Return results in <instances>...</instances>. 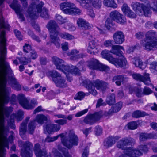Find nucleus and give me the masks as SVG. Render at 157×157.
<instances>
[{
    "label": "nucleus",
    "instance_id": "obj_38",
    "mask_svg": "<svg viewBox=\"0 0 157 157\" xmlns=\"http://www.w3.org/2000/svg\"><path fill=\"white\" fill-rule=\"evenodd\" d=\"M55 18L56 21L60 24H62L68 22V21L66 18L63 17L59 14H56V15Z\"/></svg>",
    "mask_w": 157,
    "mask_h": 157
},
{
    "label": "nucleus",
    "instance_id": "obj_40",
    "mask_svg": "<svg viewBox=\"0 0 157 157\" xmlns=\"http://www.w3.org/2000/svg\"><path fill=\"white\" fill-rule=\"evenodd\" d=\"M80 5L85 9H87L90 6V0H76Z\"/></svg>",
    "mask_w": 157,
    "mask_h": 157
},
{
    "label": "nucleus",
    "instance_id": "obj_49",
    "mask_svg": "<svg viewBox=\"0 0 157 157\" xmlns=\"http://www.w3.org/2000/svg\"><path fill=\"white\" fill-rule=\"evenodd\" d=\"M85 94L82 91L78 92L75 96L74 99L76 100H81L85 97Z\"/></svg>",
    "mask_w": 157,
    "mask_h": 157
},
{
    "label": "nucleus",
    "instance_id": "obj_29",
    "mask_svg": "<svg viewBox=\"0 0 157 157\" xmlns=\"http://www.w3.org/2000/svg\"><path fill=\"white\" fill-rule=\"evenodd\" d=\"M134 60L133 62V63L135 66L139 67L140 69H144L146 67L145 63H143L142 60L138 58H134Z\"/></svg>",
    "mask_w": 157,
    "mask_h": 157
},
{
    "label": "nucleus",
    "instance_id": "obj_28",
    "mask_svg": "<svg viewBox=\"0 0 157 157\" xmlns=\"http://www.w3.org/2000/svg\"><path fill=\"white\" fill-rule=\"evenodd\" d=\"M123 75H119L114 76L113 79V82H115L116 84L118 86L121 85V83L123 82L125 79Z\"/></svg>",
    "mask_w": 157,
    "mask_h": 157
},
{
    "label": "nucleus",
    "instance_id": "obj_64",
    "mask_svg": "<svg viewBox=\"0 0 157 157\" xmlns=\"http://www.w3.org/2000/svg\"><path fill=\"white\" fill-rule=\"evenodd\" d=\"M150 69L151 71L155 70L157 71V63L152 62L150 64Z\"/></svg>",
    "mask_w": 157,
    "mask_h": 157
},
{
    "label": "nucleus",
    "instance_id": "obj_16",
    "mask_svg": "<svg viewBox=\"0 0 157 157\" xmlns=\"http://www.w3.org/2000/svg\"><path fill=\"white\" fill-rule=\"evenodd\" d=\"M113 37L115 44H120L125 41V36L124 33L121 31H117L114 33Z\"/></svg>",
    "mask_w": 157,
    "mask_h": 157
},
{
    "label": "nucleus",
    "instance_id": "obj_60",
    "mask_svg": "<svg viewBox=\"0 0 157 157\" xmlns=\"http://www.w3.org/2000/svg\"><path fill=\"white\" fill-rule=\"evenodd\" d=\"M31 47L28 44H25L23 46V51L24 52L27 53L30 52L32 51Z\"/></svg>",
    "mask_w": 157,
    "mask_h": 157
},
{
    "label": "nucleus",
    "instance_id": "obj_47",
    "mask_svg": "<svg viewBox=\"0 0 157 157\" xmlns=\"http://www.w3.org/2000/svg\"><path fill=\"white\" fill-rule=\"evenodd\" d=\"M127 127L129 129L134 130L137 128V124L136 121H132L128 123Z\"/></svg>",
    "mask_w": 157,
    "mask_h": 157
},
{
    "label": "nucleus",
    "instance_id": "obj_54",
    "mask_svg": "<svg viewBox=\"0 0 157 157\" xmlns=\"http://www.w3.org/2000/svg\"><path fill=\"white\" fill-rule=\"evenodd\" d=\"M0 25L2 28L7 29L9 28V25L5 24L4 19L2 17L0 18Z\"/></svg>",
    "mask_w": 157,
    "mask_h": 157
},
{
    "label": "nucleus",
    "instance_id": "obj_24",
    "mask_svg": "<svg viewBox=\"0 0 157 157\" xmlns=\"http://www.w3.org/2000/svg\"><path fill=\"white\" fill-rule=\"evenodd\" d=\"M30 119V117H27L21 124L19 128L20 134L22 136H24L27 131V124Z\"/></svg>",
    "mask_w": 157,
    "mask_h": 157
},
{
    "label": "nucleus",
    "instance_id": "obj_30",
    "mask_svg": "<svg viewBox=\"0 0 157 157\" xmlns=\"http://www.w3.org/2000/svg\"><path fill=\"white\" fill-rule=\"evenodd\" d=\"M52 61L56 65V68L58 69L60 68L62 64L64 63L62 59H59L56 56H54L52 58Z\"/></svg>",
    "mask_w": 157,
    "mask_h": 157
},
{
    "label": "nucleus",
    "instance_id": "obj_6",
    "mask_svg": "<svg viewBox=\"0 0 157 157\" xmlns=\"http://www.w3.org/2000/svg\"><path fill=\"white\" fill-rule=\"evenodd\" d=\"M61 140L64 146L68 149H70L73 145H78L79 140L74 132L72 130H70L68 133V138L64 137L63 136L61 139Z\"/></svg>",
    "mask_w": 157,
    "mask_h": 157
},
{
    "label": "nucleus",
    "instance_id": "obj_19",
    "mask_svg": "<svg viewBox=\"0 0 157 157\" xmlns=\"http://www.w3.org/2000/svg\"><path fill=\"white\" fill-rule=\"evenodd\" d=\"M119 139V137L117 136H110L104 140L103 143L104 146L106 148H108L114 144Z\"/></svg>",
    "mask_w": 157,
    "mask_h": 157
},
{
    "label": "nucleus",
    "instance_id": "obj_27",
    "mask_svg": "<svg viewBox=\"0 0 157 157\" xmlns=\"http://www.w3.org/2000/svg\"><path fill=\"white\" fill-rule=\"evenodd\" d=\"M133 150H136L140 153V154L136 155L135 156H131V157H138L140 156L143 155L142 151L144 152H147L148 151V149L146 145H141L138 146L137 148L133 149Z\"/></svg>",
    "mask_w": 157,
    "mask_h": 157
},
{
    "label": "nucleus",
    "instance_id": "obj_63",
    "mask_svg": "<svg viewBox=\"0 0 157 157\" xmlns=\"http://www.w3.org/2000/svg\"><path fill=\"white\" fill-rule=\"evenodd\" d=\"M79 53V51L76 49L72 50L71 52L67 53L68 56H75L77 54Z\"/></svg>",
    "mask_w": 157,
    "mask_h": 157
},
{
    "label": "nucleus",
    "instance_id": "obj_57",
    "mask_svg": "<svg viewBox=\"0 0 157 157\" xmlns=\"http://www.w3.org/2000/svg\"><path fill=\"white\" fill-rule=\"evenodd\" d=\"M6 75H5V74H4V75H0V78H2V84L3 87L4 88H5L7 83V80L6 78Z\"/></svg>",
    "mask_w": 157,
    "mask_h": 157
},
{
    "label": "nucleus",
    "instance_id": "obj_39",
    "mask_svg": "<svg viewBox=\"0 0 157 157\" xmlns=\"http://www.w3.org/2000/svg\"><path fill=\"white\" fill-rule=\"evenodd\" d=\"M61 65L60 68L59 69V70H61L66 75L67 72L70 73L71 70V66L70 67V66L67 65L64 62Z\"/></svg>",
    "mask_w": 157,
    "mask_h": 157
},
{
    "label": "nucleus",
    "instance_id": "obj_48",
    "mask_svg": "<svg viewBox=\"0 0 157 157\" xmlns=\"http://www.w3.org/2000/svg\"><path fill=\"white\" fill-rule=\"evenodd\" d=\"M150 138L148 134L145 133H141L140 134L139 140L140 141H144Z\"/></svg>",
    "mask_w": 157,
    "mask_h": 157
},
{
    "label": "nucleus",
    "instance_id": "obj_10",
    "mask_svg": "<svg viewBox=\"0 0 157 157\" xmlns=\"http://www.w3.org/2000/svg\"><path fill=\"white\" fill-rule=\"evenodd\" d=\"M113 41L109 40L105 41L104 43V45L106 47H112L110 50L111 53L119 57L123 56V52L120 50L121 49L124 50L123 47L118 45H113Z\"/></svg>",
    "mask_w": 157,
    "mask_h": 157
},
{
    "label": "nucleus",
    "instance_id": "obj_14",
    "mask_svg": "<svg viewBox=\"0 0 157 157\" xmlns=\"http://www.w3.org/2000/svg\"><path fill=\"white\" fill-rule=\"evenodd\" d=\"M17 99L19 104L25 109H31L34 108V106L29 104V101L24 95H19L17 97Z\"/></svg>",
    "mask_w": 157,
    "mask_h": 157
},
{
    "label": "nucleus",
    "instance_id": "obj_15",
    "mask_svg": "<svg viewBox=\"0 0 157 157\" xmlns=\"http://www.w3.org/2000/svg\"><path fill=\"white\" fill-rule=\"evenodd\" d=\"M110 16L118 23L124 24L126 22L125 17L117 11H113L110 13Z\"/></svg>",
    "mask_w": 157,
    "mask_h": 157
},
{
    "label": "nucleus",
    "instance_id": "obj_3",
    "mask_svg": "<svg viewBox=\"0 0 157 157\" xmlns=\"http://www.w3.org/2000/svg\"><path fill=\"white\" fill-rule=\"evenodd\" d=\"M47 28L50 32L51 42L57 47L60 46V40L58 35L60 31V29L56 22L53 20L50 21L47 24Z\"/></svg>",
    "mask_w": 157,
    "mask_h": 157
},
{
    "label": "nucleus",
    "instance_id": "obj_5",
    "mask_svg": "<svg viewBox=\"0 0 157 157\" xmlns=\"http://www.w3.org/2000/svg\"><path fill=\"white\" fill-rule=\"evenodd\" d=\"M129 141L127 138L126 137L122 138L118 141L117 145V147L124 150V154L125 156H127L129 157L135 156L136 155L140 154V153L136 150H133V148L126 147V146L128 144Z\"/></svg>",
    "mask_w": 157,
    "mask_h": 157
},
{
    "label": "nucleus",
    "instance_id": "obj_32",
    "mask_svg": "<svg viewBox=\"0 0 157 157\" xmlns=\"http://www.w3.org/2000/svg\"><path fill=\"white\" fill-rule=\"evenodd\" d=\"M35 128L36 122L34 120L30 121L28 124V132L31 134H33Z\"/></svg>",
    "mask_w": 157,
    "mask_h": 157
},
{
    "label": "nucleus",
    "instance_id": "obj_36",
    "mask_svg": "<svg viewBox=\"0 0 157 157\" xmlns=\"http://www.w3.org/2000/svg\"><path fill=\"white\" fill-rule=\"evenodd\" d=\"M148 115L147 113L144 112H141L139 110H136L133 113L132 116L133 117L137 118Z\"/></svg>",
    "mask_w": 157,
    "mask_h": 157
},
{
    "label": "nucleus",
    "instance_id": "obj_34",
    "mask_svg": "<svg viewBox=\"0 0 157 157\" xmlns=\"http://www.w3.org/2000/svg\"><path fill=\"white\" fill-rule=\"evenodd\" d=\"M103 4L108 7L115 8L117 7V5L115 3L114 0H103Z\"/></svg>",
    "mask_w": 157,
    "mask_h": 157
},
{
    "label": "nucleus",
    "instance_id": "obj_2",
    "mask_svg": "<svg viewBox=\"0 0 157 157\" xmlns=\"http://www.w3.org/2000/svg\"><path fill=\"white\" fill-rule=\"evenodd\" d=\"M157 33L150 30L146 33V37L140 43L141 46L147 51L154 50L157 48Z\"/></svg>",
    "mask_w": 157,
    "mask_h": 157
},
{
    "label": "nucleus",
    "instance_id": "obj_21",
    "mask_svg": "<svg viewBox=\"0 0 157 157\" xmlns=\"http://www.w3.org/2000/svg\"><path fill=\"white\" fill-rule=\"evenodd\" d=\"M49 119L50 118L48 116H45L43 114H39L37 115L34 120L38 124L42 125L44 122L49 121Z\"/></svg>",
    "mask_w": 157,
    "mask_h": 157
},
{
    "label": "nucleus",
    "instance_id": "obj_42",
    "mask_svg": "<svg viewBox=\"0 0 157 157\" xmlns=\"http://www.w3.org/2000/svg\"><path fill=\"white\" fill-rule=\"evenodd\" d=\"M3 64L4 69L3 70H1L0 71V75H4V74H5V75H6L7 72L11 70L10 67L8 63L4 62L3 63Z\"/></svg>",
    "mask_w": 157,
    "mask_h": 157
},
{
    "label": "nucleus",
    "instance_id": "obj_55",
    "mask_svg": "<svg viewBox=\"0 0 157 157\" xmlns=\"http://www.w3.org/2000/svg\"><path fill=\"white\" fill-rule=\"evenodd\" d=\"M23 112L21 110H19L17 113L16 117L18 121H21L23 118Z\"/></svg>",
    "mask_w": 157,
    "mask_h": 157
},
{
    "label": "nucleus",
    "instance_id": "obj_23",
    "mask_svg": "<svg viewBox=\"0 0 157 157\" xmlns=\"http://www.w3.org/2000/svg\"><path fill=\"white\" fill-rule=\"evenodd\" d=\"M77 23L79 27L83 29H90L91 28V25L82 18L78 19L77 20Z\"/></svg>",
    "mask_w": 157,
    "mask_h": 157
},
{
    "label": "nucleus",
    "instance_id": "obj_52",
    "mask_svg": "<svg viewBox=\"0 0 157 157\" xmlns=\"http://www.w3.org/2000/svg\"><path fill=\"white\" fill-rule=\"evenodd\" d=\"M28 34L33 40L39 42H40L41 40L39 37L35 35L31 31L29 30L28 32Z\"/></svg>",
    "mask_w": 157,
    "mask_h": 157
},
{
    "label": "nucleus",
    "instance_id": "obj_50",
    "mask_svg": "<svg viewBox=\"0 0 157 157\" xmlns=\"http://www.w3.org/2000/svg\"><path fill=\"white\" fill-rule=\"evenodd\" d=\"M59 149L63 153V155L65 157H71V155L69 154L68 150L65 148H62L60 149L59 148ZM57 157H63L61 155H60Z\"/></svg>",
    "mask_w": 157,
    "mask_h": 157
},
{
    "label": "nucleus",
    "instance_id": "obj_43",
    "mask_svg": "<svg viewBox=\"0 0 157 157\" xmlns=\"http://www.w3.org/2000/svg\"><path fill=\"white\" fill-rule=\"evenodd\" d=\"M60 36L61 38L68 40H72L75 38L74 36L67 33H61L60 34Z\"/></svg>",
    "mask_w": 157,
    "mask_h": 157
},
{
    "label": "nucleus",
    "instance_id": "obj_13",
    "mask_svg": "<svg viewBox=\"0 0 157 157\" xmlns=\"http://www.w3.org/2000/svg\"><path fill=\"white\" fill-rule=\"evenodd\" d=\"M133 78L136 80L143 82L145 85H149L151 84L149 74L144 73L143 76L140 74L134 73L132 74Z\"/></svg>",
    "mask_w": 157,
    "mask_h": 157
},
{
    "label": "nucleus",
    "instance_id": "obj_56",
    "mask_svg": "<svg viewBox=\"0 0 157 157\" xmlns=\"http://www.w3.org/2000/svg\"><path fill=\"white\" fill-rule=\"evenodd\" d=\"M113 21H114V20L110 17H109L107 19L105 22V25L107 26H112L113 25Z\"/></svg>",
    "mask_w": 157,
    "mask_h": 157
},
{
    "label": "nucleus",
    "instance_id": "obj_31",
    "mask_svg": "<svg viewBox=\"0 0 157 157\" xmlns=\"http://www.w3.org/2000/svg\"><path fill=\"white\" fill-rule=\"evenodd\" d=\"M84 63V62L82 61H80L79 62L77 65L78 66L79 68H78L76 67L75 66H71V70L70 73L72 74L77 75L79 74L80 73V71H81V68L79 67L80 66H79V64H80L82 65Z\"/></svg>",
    "mask_w": 157,
    "mask_h": 157
},
{
    "label": "nucleus",
    "instance_id": "obj_26",
    "mask_svg": "<svg viewBox=\"0 0 157 157\" xmlns=\"http://www.w3.org/2000/svg\"><path fill=\"white\" fill-rule=\"evenodd\" d=\"M54 83L56 86L59 87L64 88L68 86V85L66 82V80L61 77L55 81Z\"/></svg>",
    "mask_w": 157,
    "mask_h": 157
},
{
    "label": "nucleus",
    "instance_id": "obj_37",
    "mask_svg": "<svg viewBox=\"0 0 157 157\" xmlns=\"http://www.w3.org/2000/svg\"><path fill=\"white\" fill-rule=\"evenodd\" d=\"M9 100V95L8 93L5 91L0 98V102L2 104H7L8 103Z\"/></svg>",
    "mask_w": 157,
    "mask_h": 157
},
{
    "label": "nucleus",
    "instance_id": "obj_4",
    "mask_svg": "<svg viewBox=\"0 0 157 157\" xmlns=\"http://www.w3.org/2000/svg\"><path fill=\"white\" fill-rule=\"evenodd\" d=\"M84 83L86 84L85 87L87 89L89 93L94 96H96L97 94L95 87L98 90H104L109 85L108 83L98 79L96 80L93 83L89 80L85 81Z\"/></svg>",
    "mask_w": 157,
    "mask_h": 157
},
{
    "label": "nucleus",
    "instance_id": "obj_11",
    "mask_svg": "<svg viewBox=\"0 0 157 157\" xmlns=\"http://www.w3.org/2000/svg\"><path fill=\"white\" fill-rule=\"evenodd\" d=\"M88 66L90 69L101 71H107L109 70L108 66L100 63L98 60L94 59L89 62Z\"/></svg>",
    "mask_w": 157,
    "mask_h": 157
},
{
    "label": "nucleus",
    "instance_id": "obj_7",
    "mask_svg": "<svg viewBox=\"0 0 157 157\" xmlns=\"http://www.w3.org/2000/svg\"><path fill=\"white\" fill-rule=\"evenodd\" d=\"M60 9L65 14L72 15H79L81 11L76 7L75 5L70 2H66L60 4Z\"/></svg>",
    "mask_w": 157,
    "mask_h": 157
},
{
    "label": "nucleus",
    "instance_id": "obj_41",
    "mask_svg": "<svg viewBox=\"0 0 157 157\" xmlns=\"http://www.w3.org/2000/svg\"><path fill=\"white\" fill-rule=\"evenodd\" d=\"M10 79L14 85L13 87L15 89L17 90H20L21 89V86L17 81L16 79L13 77H11Z\"/></svg>",
    "mask_w": 157,
    "mask_h": 157
},
{
    "label": "nucleus",
    "instance_id": "obj_12",
    "mask_svg": "<svg viewBox=\"0 0 157 157\" xmlns=\"http://www.w3.org/2000/svg\"><path fill=\"white\" fill-rule=\"evenodd\" d=\"M101 116V113L100 112H95L94 114L87 116L84 118L83 121L86 124L91 125L99 120Z\"/></svg>",
    "mask_w": 157,
    "mask_h": 157
},
{
    "label": "nucleus",
    "instance_id": "obj_51",
    "mask_svg": "<svg viewBox=\"0 0 157 157\" xmlns=\"http://www.w3.org/2000/svg\"><path fill=\"white\" fill-rule=\"evenodd\" d=\"M20 62L21 63L24 65H26L31 62V60L29 58H27L25 57H21L19 58Z\"/></svg>",
    "mask_w": 157,
    "mask_h": 157
},
{
    "label": "nucleus",
    "instance_id": "obj_44",
    "mask_svg": "<svg viewBox=\"0 0 157 157\" xmlns=\"http://www.w3.org/2000/svg\"><path fill=\"white\" fill-rule=\"evenodd\" d=\"M51 75L52 78V79L54 82H55V81L57 80V79L61 77V75L56 71H52L51 74Z\"/></svg>",
    "mask_w": 157,
    "mask_h": 157
},
{
    "label": "nucleus",
    "instance_id": "obj_17",
    "mask_svg": "<svg viewBox=\"0 0 157 157\" xmlns=\"http://www.w3.org/2000/svg\"><path fill=\"white\" fill-rule=\"evenodd\" d=\"M34 151L36 157H51V155L50 153L47 154L46 150L44 149H40V145L38 143L35 145Z\"/></svg>",
    "mask_w": 157,
    "mask_h": 157
},
{
    "label": "nucleus",
    "instance_id": "obj_22",
    "mask_svg": "<svg viewBox=\"0 0 157 157\" xmlns=\"http://www.w3.org/2000/svg\"><path fill=\"white\" fill-rule=\"evenodd\" d=\"M114 61L112 63L114 64L117 66H118L123 68L127 67V66H128L127 61L126 59L124 57L119 59L114 58Z\"/></svg>",
    "mask_w": 157,
    "mask_h": 157
},
{
    "label": "nucleus",
    "instance_id": "obj_9",
    "mask_svg": "<svg viewBox=\"0 0 157 157\" xmlns=\"http://www.w3.org/2000/svg\"><path fill=\"white\" fill-rule=\"evenodd\" d=\"M133 9L137 12L142 13L143 12L144 15L146 17H150L151 14V11L147 7L146 5L140 4L137 2H133L132 4Z\"/></svg>",
    "mask_w": 157,
    "mask_h": 157
},
{
    "label": "nucleus",
    "instance_id": "obj_61",
    "mask_svg": "<svg viewBox=\"0 0 157 157\" xmlns=\"http://www.w3.org/2000/svg\"><path fill=\"white\" fill-rule=\"evenodd\" d=\"M143 90L141 88H137L136 90V95L138 97H141L144 95Z\"/></svg>",
    "mask_w": 157,
    "mask_h": 157
},
{
    "label": "nucleus",
    "instance_id": "obj_1",
    "mask_svg": "<svg viewBox=\"0 0 157 157\" xmlns=\"http://www.w3.org/2000/svg\"><path fill=\"white\" fill-rule=\"evenodd\" d=\"M44 4L41 1L37 4V2L31 3L27 11L29 17L32 19H36L40 13V16L42 18L48 19L49 16L48 10L45 7L42 8Z\"/></svg>",
    "mask_w": 157,
    "mask_h": 157
},
{
    "label": "nucleus",
    "instance_id": "obj_18",
    "mask_svg": "<svg viewBox=\"0 0 157 157\" xmlns=\"http://www.w3.org/2000/svg\"><path fill=\"white\" fill-rule=\"evenodd\" d=\"M10 6L19 15V18L21 19V21L25 20V18L23 15L20 13V5L18 3V1L17 0H14L12 4L10 5Z\"/></svg>",
    "mask_w": 157,
    "mask_h": 157
},
{
    "label": "nucleus",
    "instance_id": "obj_58",
    "mask_svg": "<svg viewBox=\"0 0 157 157\" xmlns=\"http://www.w3.org/2000/svg\"><path fill=\"white\" fill-rule=\"evenodd\" d=\"M102 130L101 127L98 125L94 128V132L96 136H99L102 133Z\"/></svg>",
    "mask_w": 157,
    "mask_h": 157
},
{
    "label": "nucleus",
    "instance_id": "obj_35",
    "mask_svg": "<svg viewBox=\"0 0 157 157\" xmlns=\"http://www.w3.org/2000/svg\"><path fill=\"white\" fill-rule=\"evenodd\" d=\"M115 95L114 94H111L107 96L106 102L110 105H113L115 103Z\"/></svg>",
    "mask_w": 157,
    "mask_h": 157
},
{
    "label": "nucleus",
    "instance_id": "obj_33",
    "mask_svg": "<svg viewBox=\"0 0 157 157\" xmlns=\"http://www.w3.org/2000/svg\"><path fill=\"white\" fill-rule=\"evenodd\" d=\"M147 7L149 8L150 10L151 8H152L153 10L155 13H157V1L155 0H153L151 2L147 3Z\"/></svg>",
    "mask_w": 157,
    "mask_h": 157
},
{
    "label": "nucleus",
    "instance_id": "obj_53",
    "mask_svg": "<svg viewBox=\"0 0 157 157\" xmlns=\"http://www.w3.org/2000/svg\"><path fill=\"white\" fill-rule=\"evenodd\" d=\"M54 122L58 124L59 125H63L66 124L67 123V120L66 119H60L59 120H55Z\"/></svg>",
    "mask_w": 157,
    "mask_h": 157
},
{
    "label": "nucleus",
    "instance_id": "obj_46",
    "mask_svg": "<svg viewBox=\"0 0 157 157\" xmlns=\"http://www.w3.org/2000/svg\"><path fill=\"white\" fill-rule=\"evenodd\" d=\"M92 4L95 8L99 9L102 5V1L101 0H94L92 1Z\"/></svg>",
    "mask_w": 157,
    "mask_h": 157
},
{
    "label": "nucleus",
    "instance_id": "obj_59",
    "mask_svg": "<svg viewBox=\"0 0 157 157\" xmlns=\"http://www.w3.org/2000/svg\"><path fill=\"white\" fill-rule=\"evenodd\" d=\"M30 56H29V58L31 60L32 59H36L38 56L36 52L34 50H32L30 52Z\"/></svg>",
    "mask_w": 157,
    "mask_h": 157
},
{
    "label": "nucleus",
    "instance_id": "obj_62",
    "mask_svg": "<svg viewBox=\"0 0 157 157\" xmlns=\"http://www.w3.org/2000/svg\"><path fill=\"white\" fill-rule=\"evenodd\" d=\"M46 130L48 133L52 132L53 124H46L45 126Z\"/></svg>",
    "mask_w": 157,
    "mask_h": 157
},
{
    "label": "nucleus",
    "instance_id": "obj_8",
    "mask_svg": "<svg viewBox=\"0 0 157 157\" xmlns=\"http://www.w3.org/2000/svg\"><path fill=\"white\" fill-rule=\"evenodd\" d=\"M18 144L22 147L21 154L23 157H32L33 154L31 150L33 146L31 143L29 141L23 142L19 141Z\"/></svg>",
    "mask_w": 157,
    "mask_h": 157
},
{
    "label": "nucleus",
    "instance_id": "obj_45",
    "mask_svg": "<svg viewBox=\"0 0 157 157\" xmlns=\"http://www.w3.org/2000/svg\"><path fill=\"white\" fill-rule=\"evenodd\" d=\"M64 136L63 134L62 133L53 137H48L46 139V141L48 142H53L56 140L59 136L61 137L62 138Z\"/></svg>",
    "mask_w": 157,
    "mask_h": 157
},
{
    "label": "nucleus",
    "instance_id": "obj_20",
    "mask_svg": "<svg viewBox=\"0 0 157 157\" xmlns=\"http://www.w3.org/2000/svg\"><path fill=\"white\" fill-rule=\"evenodd\" d=\"M122 10L123 13L128 17L134 18L136 17V15L129 7L126 4H124L122 6Z\"/></svg>",
    "mask_w": 157,
    "mask_h": 157
},
{
    "label": "nucleus",
    "instance_id": "obj_25",
    "mask_svg": "<svg viewBox=\"0 0 157 157\" xmlns=\"http://www.w3.org/2000/svg\"><path fill=\"white\" fill-rule=\"evenodd\" d=\"M110 51L106 50L102 51L101 52V55L103 58L106 59L109 62L112 63L114 60L113 58L110 53Z\"/></svg>",
    "mask_w": 157,
    "mask_h": 157
}]
</instances>
